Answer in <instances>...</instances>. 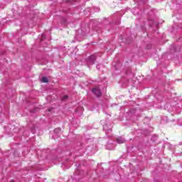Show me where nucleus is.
Returning <instances> with one entry per match:
<instances>
[{
  "label": "nucleus",
  "instance_id": "nucleus-1",
  "mask_svg": "<svg viewBox=\"0 0 182 182\" xmlns=\"http://www.w3.org/2000/svg\"><path fill=\"white\" fill-rule=\"evenodd\" d=\"M92 93L96 96V97H100L102 96V91L99 87H95L92 89Z\"/></svg>",
  "mask_w": 182,
  "mask_h": 182
},
{
  "label": "nucleus",
  "instance_id": "nucleus-2",
  "mask_svg": "<svg viewBox=\"0 0 182 182\" xmlns=\"http://www.w3.org/2000/svg\"><path fill=\"white\" fill-rule=\"evenodd\" d=\"M117 141L119 144H123V143H124L125 141L122 137H118L117 139Z\"/></svg>",
  "mask_w": 182,
  "mask_h": 182
},
{
  "label": "nucleus",
  "instance_id": "nucleus-3",
  "mask_svg": "<svg viewBox=\"0 0 182 182\" xmlns=\"http://www.w3.org/2000/svg\"><path fill=\"white\" fill-rule=\"evenodd\" d=\"M41 82H43V83H48V82H49V80L46 77H43Z\"/></svg>",
  "mask_w": 182,
  "mask_h": 182
},
{
  "label": "nucleus",
  "instance_id": "nucleus-4",
  "mask_svg": "<svg viewBox=\"0 0 182 182\" xmlns=\"http://www.w3.org/2000/svg\"><path fill=\"white\" fill-rule=\"evenodd\" d=\"M67 99H69V96H68V95H64V96L62 97L61 100H66Z\"/></svg>",
  "mask_w": 182,
  "mask_h": 182
},
{
  "label": "nucleus",
  "instance_id": "nucleus-5",
  "mask_svg": "<svg viewBox=\"0 0 182 182\" xmlns=\"http://www.w3.org/2000/svg\"><path fill=\"white\" fill-rule=\"evenodd\" d=\"M90 59H91V60H96V56H95V55H91V56H90Z\"/></svg>",
  "mask_w": 182,
  "mask_h": 182
},
{
  "label": "nucleus",
  "instance_id": "nucleus-6",
  "mask_svg": "<svg viewBox=\"0 0 182 182\" xmlns=\"http://www.w3.org/2000/svg\"><path fill=\"white\" fill-rule=\"evenodd\" d=\"M11 182H14V181H11Z\"/></svg>",
  "mask_w": 182,
  "mask_h": 182
}]
</instances>
